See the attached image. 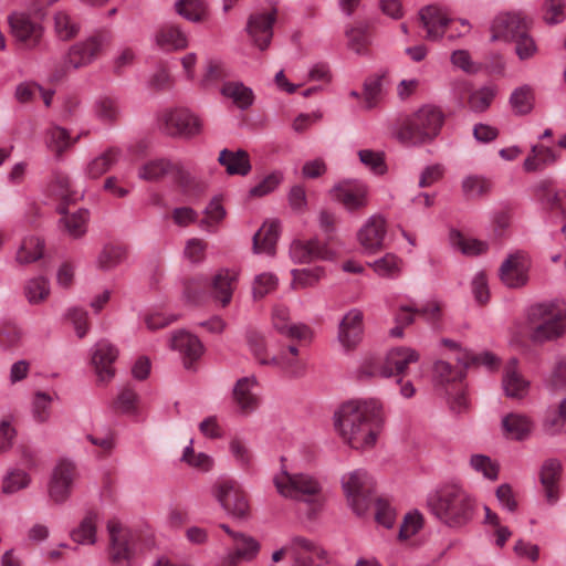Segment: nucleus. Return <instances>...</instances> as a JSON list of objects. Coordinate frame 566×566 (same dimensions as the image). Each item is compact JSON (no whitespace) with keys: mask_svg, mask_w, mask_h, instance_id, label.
<instances>
[{"mask_svg":"<svg viewBox=\"0 0 566 566\" xmlns=\"http://www.w3.org/2000/svg\"><path fill=\"white\" fill-rule=\"evenodd\" d=\"M384 422L382 403L375 398L347 401L335 413V427L339 436L355 450L374 448Z\"/></svg>","mask_w":566,"mask_h":566,"instance_id":"1","label":"nucleus"},{"mask_svg":"<svg viewBox=\"0 0 566 566\" xmlns=\"http://www.w3.org/2000/svg\"><path fill=\"white\" fill-rule=\"evenodd\" d=\"M426 502L431 514L451 528L464 527L474 515V500L458 484H446L431 491Z\"/></svg>","mask_w":566,"mask_h":566,"instance_id":"2","label":"nucleus"},{"mask_svg":"<svg viewBox=\"0 0 566 566\" xmlns=\"http://www.w3.org/2000/svg\"><path fill=\"white\" fill-rule=\"evenodd\" d=\"M444 116L441 109L423 105L406 116L397 126L394 135L406 147H419L431 143L440 133Z\"/></svg>","mask_w":566,"mask_h":566,"instance_id":"3","label":"nucleus"},{"mask_svg":"<svg viewBox=\"0 0 566 566\" xmlns=\"http://www.w3.org/2000/svg\"><path fill=\"white\" fill-rule=\"evenodd\" d=\"M109 536L108 558L113 566H134V559L151 551L155 546L153 536L132 530L117 520L107 523Z\"/></svg>","mask_w":566,"mask_h":566,"instance_id":"4","label":"nucleus"},{"mask_svg":"<svg viewBox=\"0 0 566 566\" xmlns=\"http://www.w3.org/2000/svg\"><path fill=\"white\" fill-rule=\"evenodd\" d=\"M272 481L276 492L284 499L304 502L314 511L323 503L322 482L310 473L289 472L282 468Z\"/></svg>","mask_w":566,"mask_h":566,"instance_id":"5","label":"nucleus"},{"mask_svg":"<svg viewBox=\"0 0 566 566\" xmlns=\"http://www.w3.org/2000/svg\"><path fill=\"white\" fill-rule=\"evenodd\" d=\"M565 314L554 302L537 303L528 307L526 328L535 344L555 340L565 332Z\"/></svg>","mask_w":566,"mask_h":566,"instance_id":"6","label":"nucleus"},{"mask_svg":"<svg viewBox=\"0 0 566 566\" xmlns=\"http://www.w3.org/2000/svg\"><path fill=\"white\" fill-rule=\"evenodd\" d=\"M420 354L410 347L399 346L388 350L384 358L366 359L360 373L367 377L391 378L407 374L411 364L418 363Z\"/></svg>","mask_w":566,"mask_h":566,"instance_id":"7","label":"nucleus"},{"mask_svg":"<svg viewBox=\"0 0 566 566\" xmlns=\"http://www.w3.org/2000/svg\"><path fill=\"white\" fill-rule=\"evenodd\" d=\"M167 175H171L188 196L199 197L206 190V185L191 176L180 163L167 158L150 160L143 165L138 172L139 178L147 181H157Z\"/></svg>","mask_w":566,"mask_h":566,"instance_id":"8","label":"nucleus"},{"mask_svg":"<svg viewBox=\"0 0 566 566\" xmlns=\"http://www.w3.org/2000/svg\"><path fill=\"white\" fill-rule=\"evenodd\" d=\"M108 43L109 36L107 34L96 33L71 45L63 57L61 67L53 72V78L61 80L70 70H78L90 65Z\"/></svg>","mask_w":566,"mask_h":566,"instance_id":"9","label":"nucleus"},{"mask_svg":"<svg viewBox=\"0 0 566 566\" xmlns=\"http://www.w3.org/2000/svg\"><path fill=\"white\" fill-rule=\"evenodd\" d=\"M286 554L292 558L291 566H323L328 563V553L317 542L300 535L292 536L275 551L272 560L277 563Z\"/></svg>","mask_w":566,"mask_h":566,"instance_id":"10","label":"nucleus"},{"mask_svg":"<svg viewBox=\"0 0 566 566\" xmlns=\"http://www.w3.org/2000/svg\"><path fill=\"white\" fill-rule=\"evenodd\" d=\"M342 488L348 505L357 515H364L373 501V476L366 470H354L342 476Z\"/></svg>","mask_w":566,"mask_h":566,"instance_id":"11","label":"nucleus"},{"mask_svg":"<svg viewBox=\"0 0 566 566\" xmlns=\"http://www.w3.org/2000/svg\"><path fill=\"white\" fill-rule=\"evenodd\" d=\"M160 128L169 136L191 138L201 130L200 119L186 108L166 109Z\"/></svg>","mask_w":566,"mask_h":566,"instance_id":"12","label":"nucleus"},{"mask_svg":"<svg viewBox=\"0 0 566 566\" xmlns=\"http://www.w3.org/2000/svg\"><path fill=\"white\" fill-rule=\"evenodd\" d=\"M77 479L76 465L69 460L59 461L51 474L48 484V495L55 504H62L71 496Z\"/></svg>","mask_w":566,"mask_h":566,"instance_id":"13","label":"nucleus"},{"mask_svg":"<svg viewBox=\"0 0 566 566\" xmlns=\"http://www.w3.org/2000/svg\"><path fill=\"white\" fill-rule=\"evenodd\" d=\"M214 497L229 516L239 520L248 517L250 505L247 494L235 482H220L214 489Z\"/></svg>","mask_w":566,"mask_h":566,"instance_id":"14","label":"nucleus"},{"mask_svg":"<svg viewBox=\"0 0 566 566\" xmlns=\"http://www.w3.org/2000/svg\"><path fill=\"white\" fill-rule=\"evenodd\" d=\"M9 24L11 34L17 42L22 44L25 49H35L44 33V28L41 23L34 21L29 14L24 12H13L9 15Z\"/></svg>","mask_w":566,"mask_h":566,"instance_id":"15","label":"nucleus"},{"mask_svg":"<svg viewBox=\"0 0 566 566\" xmlns=\"http://www.w3.org/2000/svg\"><path fill=\"white\" fill-rule=\"evenodd\" d=\"M118 357V349L106 339H101L91 348V363L99 384L109 382L115 376L114 364Z\"/></svg>","mask_w":566,"mask_h":566,"instance_id":"16","label":"nucleus"},{"mask_svg":"<svg viewBox=\"0 0 566 566\" xmlns=\"http://www.w3.org/2000/svg\"><path fill=\"white\" fill-rule=\"evenodd\" d=\"M364 336V314L359 308H350L340 319L337 340L345 352L354 350Z\"/></svg>","mask_w":566,"mask_h":566,"instance_id":"17","label":"nucleus"},{"mask_svg":"<svg viewBox=\"0 0 566 566\" xmlns=\"http://www.w3.org/2000/svg\"><path fill=\"white\" fill-rule=\"evenodd\" d=\"M530 268L528 256L522 251H516L511 253L502 263L499 271L500 279L507 287H522L528 281Z\"/></svg>","mask_w":566,"mask_h":566,"instance_id":"18","label":"nucleus"},{"mask_svg":"<svg viewBox=\"0 0 566 566\" xmlns=\"http://www.w3.org/2000/svg\"><path fill=\"white\" fill-rule=\"evenodd\" d=\"M232 396L240 415L249 416L253 413L260 406L258 380L255 376L239 378L233 386Z\"/></svg>","mask_w":566,"mask_h":566,"instance_id":"19","label":"nucleus"},{"mask_svg":"<svg viewBox=\"0 0 566 566\" xmlns=\"http://www.w3.org/2000/svg\"><path fill=\"white\" fill-rule=\"evenodd\" d=\"M276 20V10L256 12L249 17L247 31L260 50H265L273 36V24Z\"/></svg>","mask_w":566,"mask_h":566,"instance_id":"20","label":"nucleus"},{"mask_svg":"<svg viewBox=\"0 0 566 566\" xmlns=\"http://www.w3.org/2000/svg\"><path fill=\"white\" fill-rule=\"evenodd\" d=\"M526 22L517 13L499 14L491 25V41L511 42L525 33Z\"/></svg>","mask_w":566,"mask_h":566,"instance_id":"21","label":"nucleus"},{"mask_svg":"<svg viewBox=\"0 0 566 566\" xmlns=\"http://www.w3.org/2000/svg\"><path fill=\"white\" fill-rule=\"evenodd\" d=\"M332 192L334 198L349 211L364 208L368 202V188L360 181L342 182L336 185Z\"/></svg>","mask_w":566,"mask_h":566,"instance_id":"22","label":"nucleus"},{"mask_svg":"<svg viewBox=\"0 0 566 566\" xmlns=\"http://www.w3.org/2000/svg\"><path fill=\"white\" fill-rule=\"evenodd\" d=\"M240 272L237 269H220L212 277L211 290L213 298L222 307L230 304L235 290Z\"/></svg>","mask_w":566,"mask_h":566,"instance_id":"23","label":"nucleus"},{"mask_svg":"<svg viewBox=\"0 0 566 566\" xmlns=\"http://www.w3.org/2000/svg\"><path fill=\"white\" fill-rule=\"evenodd\" d=\"M170 348L177 350L181 355L184 365L188 369L203 353V345L200 339L185 331H179L172 335L170 339Z\"/></svg>","mask_w":566,"mask_h":566,"instance_id":"24","label":"nucleus"},{"mask_svg":"<svg viewBox=\"0 0 566 566\" xmlns=\"http://www.w3.org/2000/svg\"><path fill=\"white\" fill-rule=\"evenodd\" d=\"M260 551L259 542L244 533L234 535L232 543V551L226 556V564L228 566H235L243 562H250L256 557Z\"/></svg>","mask_w":566,"mask_h":566,"instance_id":"25","label":"nucleus"},{"mask_svg":"<svg viewBox=\"0 0 566 566\" xmlns=\"http://www.w3.org/2000/svg\"><path fill=\"white\" fill-rule=\"evenodd\" d=\"M419 18L422 27L427 30L426 38L430 41L439 40L443 36L446 27L449 23L447 14L437 6H427L419 11Z\"/></svg>","mask_w":566,"mask_h":566,"instance_id":"26","label":"nucleus"},{"mask_svg":"<svg viewBox=\"0 0 566 566\" xmlns=\"http://www.w3.org/2000/svg\"><path fill=\"white\" fill-rule=\"evenodd\" d=\"M386 233L385 219L380 214H374L359 229L357 239L363 248H381Z\"/></svg>","mask_w":566,"mask_h":566,"instance_id":"27","label":"nucleus"},{"mask_svg":"<svg viewBox=\"0 0 566 566\" xmlns=\"http://www.w3.org/2000/svg\"><path fill=\"white\" fill-rule=\"evenodd\" d=\"M502 386L510 398L522 399L528 392L530 382L518 373L515 358L510 359L505 366Z\"/></svg>","mask_w":566,"mask_h":566,"instance_id":"28","label":"nucleus"},{"mask_svg":"<svg viewBox=\"0 0 566 566\" xmlns=\"http://www.w3.org/2000/svg\"><path fill=\"white\" fill-rule=\"evenodd\" d=\"M537 198L549 210L566 216V191L553 188V181L545 179L535 186Z\"/></svg>","mask_w":566,"mask_h":566,"instance_id":"29","label":"nucleus"},{"mask_svg":"<svg viewBox=\"0 0 566 566\" xmlns=\"http://www.w3.org/2000/svg\"><path fill=\"white\" fill-rule=\"evenodd\" d=\"M281 368L290 377H301L305 374L306 364L298 356V348L294 345L282 350L277 356H271V364Z\"/></svg>","mask_w":566,"mask_h":566,"instance_id":"30","label":"nucleus"},{"mask_svg":"<svg viewBox=\"0 0 566 566\" xmlns=\"http://www.w3.org/2000/svg\"><path fill=\"white\" fill-rule=\"evenodd\" d=\"M218 163L226 168L228 175L247 176L252 169L249 154L243 149L235 151L227 148L222 149L218 157Z\"/></svg>","mask_w":566,"mask_h":566,"instance_id":"31","label":"nucleus"},{"mask_svg":"<svg viewBox=\"0 0 566 566\" xmlns=\"http://www.w3.org/2000/svg\"><path fill=\"white\" fill-rule=\"evenodd\" d=\"M502 428L509 438L521 441L531 436L534 422L524 413L511 412L502 418Z\"/></svg>","mask_w":566,"mask_h":566,"instance_id":"32","label":"nucleus"},{"mask_svg":"<svg viewBox=\"0 0 566 566\" xmlns=\"http://www.w3.org/2000/svg\"><path fill=\"white\" fill-rule=\"evenodd\" d=\"M57 211L63 216L61 223L69 235L80 238L86 232L90 221V211L87 209L81 208L73 213H69L66 205L61 203L57 207Z\"/></svg>","mask_w":566,"mask_h":566,"instance_id":"33","label":"nucleus"},{"mask_svg":"<svg viewBox=\"0 0 566 566\" xmlns=\"http://www.w3.org/2000/svg\"><path fill=\"white\" fill-rule=\"evenodd\" d=\"M158 46L167 51H179L188 46V39L184 31L175 24L163 25L155 35Z\"/></svg>","mask_w":566,"mask_h":566,"instance_id":"34","label":"nucleus"},{"mask_svg":"<svg viewBox=\"0 0 566 566\" xmlns=\"http://www.w3.org/2000/svg\"><path fill=\"white\" fill-rule=\"evenodd\" d=\"M542 429L548 436H558L566 432V399L557 406L547 408Z\"/></svg>","mask_w":566,"mask_h":566,"instance_id":"35","label":"nucleus"},{"mask_svg":"<svg viewBox=\"0 0 566 566\" xmlns=\"http://www.w3.org/2000/svg\"><path fill=\"white\" fill-rule=\"evenodd\" d=\"M221 94L230 99L241 109L249 108L254 101L252 90L242 82H227L221 88Z\"/></svg>","mask_w":566,"mask_h":566,"instance_id":"36","label":"nucleus"},{"mask_svg":"<svg viewBox=\"0 0 566 566\" xmlns=\"http://www.w3.org/2000/svg\"><path fill=\"white\" fill-rule=\"evenodd\" d=\"M98 516L94 512H88L78 526L71 533L74 542L82 545H93L96 542V528Z\"/></svg>","mask_w":566,"mask_h":566,"instance_id":"37","label":"nucleus"},{"mask_svg":"<svg viewBox=\"0 0 566 566\" xmlns=\"http://www.w3.org/2000/svg\"><path fill=\"white\" fill-rule=\"evenodd\" d=\"M119 156V150L116 148H109L99 156L95 157L91 160L86 168L85 175L87 178L97 179L105 172H107L111 167L117 161Z\"/></svg>","mask_w":566,"mask_h":566,"instance_id":"38","label":"nucleus"},{"mask_svg":"<svg viewBox=\"0 0 566 566\" xmlns=\"http://www.w3.org/2000/svg\"><path fill=\"white\" fill-rule=\"evenodd\" d=\"M386 72L375 73L368 76L364 82V105L366 109L376 107L382 95L384 81Z\"/></svg>","mask_w":566,"mask_h":566,"instance_id":"39","label":"nucleus"},{"mask_svg":"<svg viewBox=\"0 0 566 566\" xmlns=\"http://www.w3.org/2000/svg\"><path fill=\"white\" fill-rule=\"evenodd\" d=\"M203 218L198 221L200 229L213 232L226 217V209L220 198L214 197L203 210Z\"/></svg>","mask_w":566,"mask_h":566,"instance_id":"40","label":"nucleus"},{"mask_svg":"<svg viewBox=\"0 0 566 566\" xmlns=\"http://www.w3.org/2000/svg\"><path fill=\"white\" fill-rule=\"evenodd\" d=\"M510 104L516 115H526L534 107V91L530 85L515 88L510 96Z\"/></svg>","mask_w":566,"mask_h":566,"instance_id":"41","label":"nucleus"},{"mask_svg":"<svg viewBox=\"0 0 566 566\" xmlns=\"http://www.w3.org/2000/svg\"><path fill=\"white\" fill-rule=\"evenodd\" d=\"M279 220H269L253 235V248H275L280 237Z\"/></svg>","mask_w":566,"mask_h":566,"instance_id":"42","label":"nucleus"},{"mask_svg":"<svg viewBox=\"0 0 566 566\" xmlns=\"http://www.w3.org/2000/svg\"><path fill=\"white\" fill-rule=\"evenodd\" d=\"M31 483L29 473L22 469H10L2 479L1 491L11 495L27 489Z\"/></svg>","mask_w":566,"mask_h":566,"instance_id":"43","label":"nucleus"},{"mask_svg":"<svg viewBox=\"0 0 566 566\" xmlns=\"http://www.w3.org/2000/svg\"><path fill=\"white\" fill-rule=\"evenodd\" d=\"M54 32L61 41H70L80 32V24L66 12L54 14Z\"/></svg>","mask_w":566,"mask_h":566,"instance_id":"44","label":"nucleus"},{"mask_svg":"<svg viewBox=\"0 0 566 566\" xmlns=\"http://www.w3.org/2000/svg\"><path fill=\"white\" fill-rule=\"evenodd\" d=\"M94 114L103 123H113L118 118L119 107L116 98L103 95L94 103Z\"/></svg>","mask_w":566,"mask_h":566,"instance_id":"45","label":"nucleus"},{"mask_svg":"<svg viewBox=\"0 0 566 566\" xmlns=\"http://www.w3.org/2000/svg\"><path fill=\"white\" fill-rule=\"evenodd\" d=\"M380 276L394 277L398 275L402 268L401 260L395 253H386L384 256L375 259L368 263Z\"/></svg>","mask_w":566,"mask_h":566,"instance_id":"46","label":"nucleus"},{"mask_svg":"<svg viewBox=\"0 0 566 566\" xmlns=\"http://www.w3.org/2000/svg\"><path fill=\"white\" fill-rule=\"evenodd\" d=\"M193 441L184 449L181 461L188 467L201 472H207L213 467V459L205 452H196L192 447Z\"/></svg>","mask_w":566,"mask_h":566,"instance_id":"47","label":"nucleus"},{"mask_svg":"<svg viewBox=\"0 0 566 566\" xmlns=\"http://www.w3.org/2000/svg\"><path fill=\"white\" fill-rule=\"evenodd\" d=\"M471 469L482 474V476L490 481H495L499 478V464L490 457L484 454H473L470 458Z\"/></svg>","mask_w":566,"mask_h":566,"instance_id":"48","label":"nucleus"},{"mask_svg":"<svg viewBox=\"0 0 566 566\" xmlns=\"http://www.w3.org/2000/svg\"><path fill=\"white\" fill-rule=\"evenodd\" d=\"M75 140H71L69 132L60 126H54L46 132V146L57 156L67 149Z\"/></svg>","mask_w":566,"mask_h":566,"instance_id":"49","label":"nucleus"},{"mask_svg":"<svg viewBox=\"0 0 566 566\" xmlns=\"http://www.w3.org/2000/svg\"><path fill=\"white\" fill-rule=\"evenodd\" d=\"M279 279L275 274L264 272L258 274L252 282V297L254 301L262 300L276 290Z\"/></svg>","mask_w":566,"mask_h":566,"instance_id":"50","label":"nucleus"},{"mask_svg":"<svg viewBox=\"0 0 566 566\" xmlns=\"http://www.w3.org/2000/svg\"><path fill=\"white\" fill-rule=\"evenodd\" d=\"M53 398L44 391H36L31 403L33 419L39 423L46 422L51 417V403Z\"/></svg>","mask_w":566,"mask_h":566,"instance_id":"51","label":"nucleus"},{"mask_svg":"<svg viewBox=\"0 0 566 566\" xmlns=\"http://www.w3.org/2000/svg\"><path fill=\"white\" fill-rule=\"evenodd\" d=\"M24 294L29 303L39 304L49 296L50 284L42 276L31 279L25 283Z\"/></svg>","mask_w":566,"mask_h":566,"instance_id":"52","label":"nucleus"},{"mask_svg":"<svg viewBox=\"0 0 566 566\" xmlns=\"http://www.w3.org/2000/svg\"><path fill=\"white\" fill-rule=\"evenodd\" d=\"M495 96V90L491 86H483L471 91L468 97V105L473 112L486 111Z\"/></svg>","mask_w":566,"mask_h":566,"instance_id":"53","label":"nucleus"},{"mask_svg":"<svg viewBox=\"0 0 566 566\" xmlns=\"http://www.w3.org/2000/svg\"><path fill=\"white\" fill-rule=\"evenodd\" d=\"M139 396L130 387H124L116 399L115 406L123 413L128 416L138 415Z\"/></svg>","mask_w":566,"mask_h":566,"instance_id":"54","label":"nucleus"},{"mask_svg":"<svg viewBox=\"0 0 566 566\" xmlns=\"http://www.w3.org/2000/svg\"><path fill=\"white\" fill-rule=\"evenodd\" d=\"M175 7L178 14L192 22L200 21L205 14V4L201 0H178Z\"/></svg>","mask_w":566,"mask_h":566,"instance_id":"55","label":"nucleus"},{"mask_svg":"<svg viewBox=\"0 0 566 566\" xmlns=\"http://www.w3.org/2000/svg\"><path fill=\"white\" fill-rule=\"evenodd\" d=\"M491 189V182L479 176H469L462 181V190L470 198H479L486 195Z\"/></svg>","mask_w":566,"mask_h":566,"instance_id":"56","label":"nucleus"},{"mask_svg":"<svg viewBox=\"0 0 566 566\" xmlns=\"http://www.w3.org/2000/svg\"><path fill=\"white\" fill-rule=\"evenodd\" d=\"M434 376L442 385L461 381L464 373L460 368H453L448 361L438 360L434 364Z\"/></svg>","mask_w":566,"mask_h":566,"instance_id":"57","label":"nucleus"},{"mask_svg":"<svg viewBox=\"0 0 566 566\" xmlns=\"http://www.w3.org/2000/svg\"><path fill=\"white\" fill-rule=\"evenodd\" d=\"M283 181V174L279 170L265 176L258 185L249 191L251 197H264L274 191Z\"/></svg>","mask_w":566,"mask_h":566,"instance_id":"58","label":"nucleus"},{"mask_svg":"<svg viewBox=\"0 0 566 566\" xmlns=\"http://www.w3.org/2000/svg\"><path fill=\"white\" fill-rule=\"evenodd\" d=\"M291 274L293 276L292 287H307L319 280L322 270L319 268L294 269Z\"/></svg>","mask_w":566,"mask_h":566,"instance_id":"59","label":"nucleus"},{"mask_svg":"<svg viewBox=\"0 0 566 566\" xmlns=\"http://www.w3.org/2000/svg\"><path fill=\"white\" fill-rule=\"evenodd\" d=\"M471 292L476 303L483 305L490 300L489 281L483 271L478 272L471 281Z\"/></svg>","mask_w":566,"mask_h":566,"instance_id":"60","label":"nucleus"},{"mask_svg":"<svg viewBox=\"0 0 566 566\" xmlns=\"http://www.w3.org/2000/svg\"><path fill=\"white\" fill-rule=\"evenodd\" d=\"M348 39V48L357 54H365L369 44L367 29L365 28H350L346 31Z\"/></svg>","mask_w":566,"mask_h":566,"instance_id":"61","label":"nucleus"},{"mask_svg":"<svg viewBox=\"0 0 566 566\" xmlns=\"http://www.w3.org/2000/svg\"><path fill=\"white\" fill-rule=\"evenodd\" d=\"M395 510L387 500L377 499L375 501V518L379 525L390 528L395 523Z\"/></svg>","mask_w":566,"mask_h":566,"instance_id":"62","label":"nucleus"},{"mask_svg":"<svg viewBox=\"0 0 566 566\" xmlns=\"http://www.w3.org/2000/svg\"><path fill=\"white\" fill-rule=\"evenodd\" d=\"M67 319L73 325L76 335L83 338L88 332V314L81 307H72L66 313Z\"/></svg>","mask_w":566,"mask_h":566,"instance_id":"63","label":"nucleus"},{"mask_svg":"<svg viewBox=\"0 0 566 566\" xmlns=\"http://www.w3.org/2000/svg\"><path fill=\"white\" fill-rule=\"evenodd\" d=\"M423 524V516L418 511H412L406 514L402 524L400 525L399 536L401 538H409L415 535Z\"/></svg>","mask_w":566,"mask_h":566,"instance_id":"64","label":"nucleus"}]
</instances>
